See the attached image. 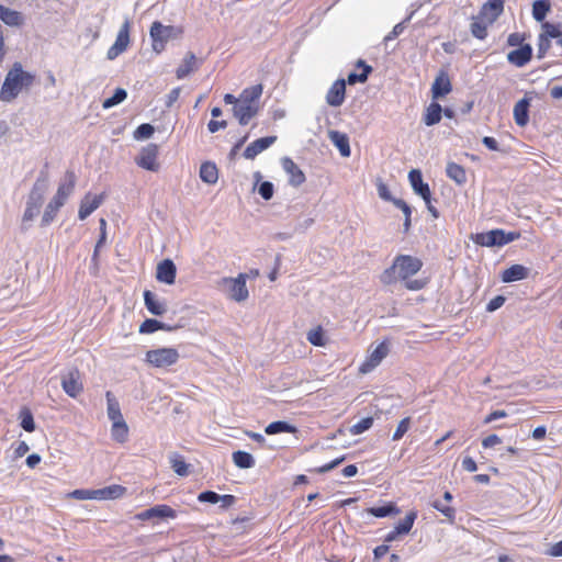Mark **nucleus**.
Returning <instances> with one entry per match:
<instances>
[{
  "label": "nucleus",
  "instance_id": "f257e3e1",
  "mask_svg": "<svg viewBox=\"0 0 562 562\" xmlns=\"http://www.w3.org/2000/svg\"><path fill=\"white\" fill-rule=\"evenodd\" d=\"M423 268V261L409 255H398L394 258L391 267L386 268L380 280L383 284H392L397 280L405 282V288L411 291H418L424 289L428 281L427 279L409 280V278L416 274Z\"/></svg>",
  "mask_w": 562,
  "mask_h": 562
},
{
  "label": "nucleus",
  "instance_id": "f03ea898",
  "mask_svg": "<svg viewBox=\"0 0 562 562\" xmlns=\"http://www.w3.org/2000/svg\"><path fill=\"white\" fill-rule=\"evenodd\" d=\"M35 81V75L25 71L21 63H14L7 72L0 89V100L12 102L24 90L29 89Z\"/></svg>",
  "mask_w": 562,
  "mask_h": 562
},
{
  "label": "nucleus",
  "instance_id": "7ed1b4c3",
  "mask_svg": "<svg viewBox=\"0 0 562 562\" xmlns=\"http://www.w3.org/2000/svg\"><path fill=\"white\" fill-rule=\"evenodd\" d=\"M263 86L254 85L244 89L238 98V104L234 106V116L240 125H247L260 110L259 100L262 95Z\"/></svg>",
  "mask_w": 562,
  "mask_h": 562
},
{
  "label": "nucleus",
  "instance_id": "20e7f679",
  "mask_svg": "<svg viewBox=\"0 0 562 562\" xmlns=\"http://www.w3.org/2000/svg\"><path fill=\"white\" fill-rule=\"evenodd\" d=\"M179 352L176 348H158L146 352V361L155 368H166L179 360Z\"/></svg>",
  "mask_w": 562,
  "mask_h": 562
},
{
  "label": "nucleus",
  "instance_id": "39448f33",
  "mask_svg": "<svg viewBox=\"0 0 562 562\" xmlns=\"http://www.w3.org/2000/svg\"><path fill=\"white\" fill-rule=\"evenodd\" d=\"M158 155L159 146L150 143L140 149L138 156L135 158V162L138 167L145 170L158 171L160 168Z\"/></svg>",
  "mask_w": 562,
  "mask_h": 562
},
{
  "label": "nucleus",
  "instance_id": "423d86ee",
  "mask_svg": "<svg viewBox=\"0 0 562 562\" xmlns=\"http://www.w3.org/2000/svg\"><path fill=\"white\" fill-rule=\"evenodd\" d=\"M247 274L239 273L236 278H223L221 283L228 285L229 297L236 302L245 301L249 293L246 286Z\"/></svg>",
  "mask_w": 562,
  "mask_h": 562
},
{
  "label": "nucleus",
  "instance_id": "0eeeda50",
  "mask_svg": "<svg viewBox=\"0 0 562 562\" xmlns=\"http://www.w3.org/2000/svg\"><path fill=\"white\" fill-rule=\"evenodd\" d=\"M172 31V26H165L159 21H155L151 24L149 34L153 41V49L156 53H161L165 49V45L169 40Z\"/></svg>",
  "mask_w": 562,
  "mask_h": 562
},
{
  "label": "nucleus",
  "instance_id": "6e6552de",
  "mask_svg": "<svg viewBox=\"0 0 562 562\" xmlns=\"http://www.w3.org/2000/svg\"><path fill=\"white\" fill-rule=\"evenodd\" d=\"M558 29L555 23L543 22L538 36V58H543L551 48V40H557Z\"/></svg>",
  "mask_w": 562,
  "mask_h": 562
},
{
  "label": "nucleus",
  "instance_id": "1a4fd4ad",
  "mask_svg": "<svg viewBox=\"0 0 562 562\" xmlns=\"http://www.w3.org/2000/svg\"><path fill=\"white\" fill-rule=\"evenodd\" d=\"M389 355V346L385 341L379 344L373 351L367 357V359L361 363L359 371L361 373H369L375 367H378L381 361Z\"/></svg>",
  "mask_w": 562,
  "mask_h": 562
},
{
  "label": "nucleus",
  "instance_id": "9d476101",
  "mask_svg": "<svg viewBox=\"0 0 562 562\" xmlns=\"http://www.w3.org/2000/svg\"><path fill=\"white\" fill-rule=\"evenodd\" d=\"M130 22L125 21L121 26L114 44L108 50V58L114 59L122 54L130 44Z\"/></svg>",
  "mask_w": 562,
  "mask_h": 562
},
{
  "label": "nucleus",
  "instance_id": "9b49d317",
  "mask_svg": "<svg viewBox=\"0 0 562 562\" xmlns=\"http://www.w3.org/2000/svg\"><path fill=\"white\" fill-rule=\"evenodd\" d=\"M63 390L70 397H77L83 390V385L80 382V372L78 369H74L61 381Z\"/></svg>",
  "mask_w": 562,
  "mask_h": 562
},
{
  "label": "nucleus",
  "instance_id": "f8f14e48",
  "mask_svg": "<svg viewBox=\"0 0 562 562\" xmlns=\"http://www.w3.org/2000/svg\"><path fill=\"white\" fill-rule=\"evenodd\" d=\"M408 180L415 193L420 195L426 204H429V199L431 198L430 188L428 183L423 181L420 170L412 169L408 173Z\"/></svg>",
  "mask_w": 562,
  "mask_h": 562
},
{
  "label": "nucleus",
  "instance_id": "ddd939ff",
  "mask_svg": "<svg viewBox=\"0 0 562 562\" xmlns=\"http://www.w3.org/2000/svg\"><path fill=\"white\" fill-rule=\"evenodd\" d=\"M104 198V193L98 195L87 193L80 202L78 217L81 221L86 220L92 212H94L101 205Z\"/></svg>",
  "mask_w": 562,
  "mask_h": 562
},
{
  "label": "nucleus",
  "instance_id": "4468645a",
  "mask_svg": "<svg viewBox=\"0 0 562 562\" xmlns=\"http://www.w3.org/2000/svg\"><path fill=\"white\" fill-rule=\"evenodd\" d=\"M177 268L172 260L164 259L157 265L156 279L166 284H173L176 281Z\"/></svg>",
  "mask_w": 562,
  "mask_h": 562
},
{
  "label": "nucleus",
  "instance_id": "2eb2a0df",
  "mask_svg": "<svg viewBox=\"0 0 562 562\" xmlns=\"http://www.w3.org/2000/svg\"><path fill=\"white\" fill-rule=\"evenodd\" d=\"M282 167L289 176V182L293 187H299L305 182V175L302 169L290 158L284 157L281 160Z\"/></svg>",
  "mask_w": 562,
  "mask_h": 562
},
{
  "label": "nucleus",
  "instance_id": "dca6fc26",
  "mask_svg": "<svg viewBox=\"0 0 562 562\" xmlns=\"http://www.w3.org/2000/svg\"><path fill=\"white\" fill-rule=\"evenodd\" d=\"M532 58V47L530 44H525L517 49L510 50L507 54V60L509 64L516 67L526 66Z\"/></svg>",
  "mask_w": 562,
  "mask_h": 562
},
{
  "label": "nucleus",
  "instance_id": "f3484780",
  "mask_svg": "<svg viewBox=\"0 0 562 562\" xmlns=\"http://www.w3.org/2000/svg\"><path fill=\"white\" fill-rule=\"evenodd\" d=\"M277 140V136H266L250 143L244 150L246 159H255L257 155L269 148Z\"/></svg>",
  "mask_w": 562,
  "mask_h": 562
},
{
  "label": "nucleus",
  "instance_id": "a211bd4d",
  "mask_svg": "<svg viewBox=\"0 0 562 562\" xmlns=\"http://www.w3.org/2000/svg\"><path fill=\"white\" fill-rule=\"evenodd\" d=\"M451 90H452V85H451L449 75L447 71L441 70L437 75V77L432 83V87H431L432 98L434 99L442 98V97L447 95L448 93H450Z\"/></svg>",
  "mask_w": 562,
  "mask_h": 562
},
{
  "label": "nucleus",
  "instance_id": "6ab92c4d",
  "mask_svg": "<svg viewBox=\"0 0 562 562\" xmlns=\"http://www.w3.org/2000/svg\"><path fill=\"white\" fill-rule=\"evenodd\" d=\"M346 80L338 79L329 88L326 94V101L331 106H339L345 101Z\"/></svg>",
  "mask_w": 562,
  "mask_h": 562
},
{
  "label": "nucleus",
  "instance_id": "aec40b11",
  "mask_svg": "<svg viewBox=\"0 0 562 562\" xmlns=\"http://www.w3.org/2000/svg\"><path fill=\"white\" fill-rule=\"evenodd\" d=\"M505 0H487L481 8L480 13L490 22H495L504 11Z\"/></svg>",
  "mask_w": 562,
  "mask_h": 562
},
{
  "label": "nucleus",
  "instance_id": "412c9836",
  "mask_svg": "<svg viewBox=\"0 0 562 562\" xmlns=\"http://www.w3.org/2000/svg\"><path fill=\"white\" fill-rule=\"evenodd\" d=\"M529 108H530V100L528 98H522L519 100L513 111L515 123L524 127L529 122Z\"/></svg>",
  "mask_w": 562,
  "mask_h": 562
},
{
  "label": "nucleus",
  "instance_id": "4be33fe9",
  "mask_svg": "<svg viewBox=\"0 0 562 562\" xmlns=\"http://www.w3.org/2000/svg\"><path fill=\"white\" fill-rule=\"evenodd\" d=\"M529 269L526 268L522 265H513L509 268L505 269L502 274L501 279L505 283H510L515 281L524 280L528 277Z\"/></svg>",
  "mask_w": 562,
  "mask_h": 562
},
{
  "label": "nucleus",
  "instance_id": "5701e85b",
  "mask_svg": "<svg viewBox=\"0 0 562 562\" xmlns=\"http://www.w3.org/2000/svg\"><path fill=\"white\" fill-rule=\"evenodd\" d=\"M494 22H490L488 19L479 14L472 19V23L470 25L471 34L477 40H485L488 34L487 29Z\"/></svg>",
  "mask_w": 562,
  "mask_h": 562
},
{
  "label": "nucleus",
  "instance_id": "b1692460",
  "mask_svg": "<svg viewBox=\"0 0 562 562\" xmlns=\"http://www.w3.org/2000/svg\"><path fill=\"white\" fill-rule=\"evenodd\" d=\"M144 303L148 312L153 315L160 316L167 311L166 304L160 302L149 290L144 291Z\"/></svg>",
  "mask_w": 562,
  "mask_h": 562
},
{
  "label": "nucleus",
  "instance_id": "393cba45",
  "mask_svg": "<svg viewBox=\"0 0 562 562\" xmlns=\"http://www.w3.org/2000/svg\"><path fill=\"white\" fill-rule=\"evenodd\" d=\"M0 20L9 26H21L24 18L21 12L0 4Z\"/></svg>",
  "mask_w": 562,
  "mask_h": 562
},
{
  "label": "nucleus",
  "instance_id": "a878e982",
  "mask_svg": "<svg viewBox=\"0 0 562 562\" xmlns=\"http://www.w3.org/2000/svg\"><path fill=\"white\" fill-rule=\"evenodd\" d=\"M328 135L333 144L338 148L340 155L342 157H349L351 150L347 135L338 131H330Z\"/></svg>",
  "mask_w": 562,
  "mask_h": 562
},
{
  "label": "nucleus",
  "instance_id": "bb28decb",
  "mask_svg": "<svg viewBox=\"0 0 562 562\" xmlns=\"http://www.w3.org/2000/svg\"><path fill=\"white\" fill-rule=\"evenodd\" d=\"M126 487L120 484H113L103 488H98V499H117L126 494Z\"/></svg>",
  "mask_w": 562,
  "mask_h": 562
},
{
  "label": "nucleus",
  "instance_id": "cd10ccee",
  "mask_svg": "<svg viewBox=\"0 0 562 562\" xmlns=\"http://www.w3.org/2000/svg\"><path fill=\"white\" fill-rule=\"evenodd\" d=\"M200 178L207 184H215L218 180V169L214 162L205 161L200 167Z\"/></svg>",
  "mask_w": 562,
  "mask_h": 562
},
{
  "label": "nucleus",
  "instance_id": "c85d7f7f",
  "mask_svg": "<svg viewBox=\"0 0 562 562\" xmlns=\"http://www.w3.org/2000/svg\"><path fill=\"white\" fill-rule=\"evenodd\" d=\"M42 200V194L35 195L34 191L31 193L30 200L27 201L26 209L23 214V222H30L38 214Z\"/></svg>",
  "mask_w": 562,
  "mask_h": 562
},
{
  "label": "nucleus",
  "instance_id": "c756f323",
  "mask_svg": "<svg viewBox=\"0 0 562 562\" xmlns=\"http://www.w3.org/2000/svg\"><path fill=\"white\" fill-rule=\"evenodd\" d=\"M367 513L376 518H383L387 516H396L401 513V509L394 503L389 502L383 506L370 507L367 509Z\"/></svg>",
  "mask_w": 562,
  "mask_h": 562
},
{
  "label": "nucleus",
  "instance_id": "7c9ffc66",
  "mask_svg": "<svg viewBox=\"0 0 562 562\" xmlns=\"http://www.w3.org/2000/svg\"><path fill=\"white\" fill-rule=\"evenodd\" d=\"M441 114H442L441 105L439 103H437V102H431L426 108V111H425V114H424V123L427 126H432V125H435V124L440 122Z\"/></svg>",
  "mask_w": 562,
  "mask_h": 562
},
{
  "label": "nucleus",
  "instance_id": "2f4dec72",
  "mask_svg": "<svg viewBox=\"0 0 562 562\" xmlns=\"http://www.w3.org/2000/svg\"><path fill=\"white\" fill-rule=\"evenodd\" d=\"M356 66L358 68H362V71L360 74L350 72L346 80V82H348L349 85H355L357 82H366L370 72L372 71V67L367 65L362 59H359Z\"/></svg>",
  "mask_w": 562,
  "mask_h": 562
},
{
  "label": "nucleus",
  "instance_id": "473e14b6",
  "mask_svg": "<svg viewBox=\"0 0 562 562\" xmlns=\"http://www.w3.org/2000/svg\"><path fill=\"white\" fill-rule=\"evenodd\" d=\"M446 172L448 178H450L458 184H463L467 182L465 169L459 164L449 162L447 165Z\"/></svg>",
  "mask_w": 562,
  "mask_h": 562
},
{
  "label": "nucleus",
  "instance_id": "72a5a7b5",
  "mask_svg": "<svg viewBox=\"0 0 562 562\" xmlns=\"http://www.w3.org/2000/svg\"><path fill=\"white\" fill-rule=\"evenodd\" d=\"M108 401V416L112 423L123 420L124 417L121 413L120 404L116 398L113 396L112 392L108 391L105 393Z\"/></svg>",
  "mask_w": 562,
  "mask_h": 562
},
{
  "label": "nucleus",
  "instance_id": "f704fd0d",
  "mask_svg": "<svg viewBox=\"0 0 562 562\" xmlns=\"http://www.w3.org/2000/svg\"><path fill=\"white\" fill-rule=\"evenodd\" d=\"M297 431L296 427L289 424L284 420H278L270 423L266 428L265 432L267 435H277L281 432L295 434Z\"/></svg>",
  "mask_w": 562,
  "mask_h": 562
},
{
  "label": "nucleus",
  "instance_id": "c9c22d12",
  "mask_svg": "<svg viewBox=\"0 0 562 562\" xmlns=\"http://www.w3.org/2000/svg\"><path fill=\"white\" fill-rule=\"evenodd\" d=\"M196 68V57L193 53H189L182 64L177 68L176 75L178 79H183Z\"/></svg>",
  "mask_w": 562,
  "mask_h": 562
},
{
  "label": "nucleus",
  "instance_id": "e433bc0d",
  "mask_svg": "<svg viewBox=\"0 0 562 562\" xmlns=\"http://www.w3.org/2000/svg\"><path fill=\"white\" fill-rule=\"evenodd\" d=\"M418 513L417 510H411L406 514V516L396 524L395 532L407 535L412 530L415 520L417 519Z\"/></svg>",
  "mask_w": 562,
  "mask_h": 562
},
{
  "label": "nucleus",
  "instance_id": "4c0bfd02",
  "mask_svg": "<svg viewBox=\"0 0 562 562\" xmlns=\"http://www.w3.org/2000/svg\"><path fill=\"white\" fill-rule=\"evenodd\" d=\"M157 330H171V327L155 318H147L139 326L140 334H153Z\"/></svg>",
  "mask_w": 562,
  "mask_h": 562
},
{
  "label": "nucleus",
  "instance_id": "58836bf2",
  "mask_svg": "<svg viewBox=\"0 0 562 562\" xmlns=\"http://www.w3.org/2000/svg\"><path fill=\"white\" fill-rule=\"evenodd\" d=\"M111 435L116 442L124 443L127 440L128 427L124 419L112 423Z\"/></svg>",
  "mask_w": 562,
  "mask_h": 562
},
{
  "label": "nucleus",
  "instance_id": "ea45409f",
  "mask_svg": "<svg viewBox=\"0 0 562 562\" xmlns=\"http://www.w3.org/2000/svg\"><path fill=\"white\" fill-rule=\"evenodd\" d=\"M232 457L235 465L240 469H249L255 465V459L249 452L238 450L233 452Z\"/></svg>",
  "mask_w": 562,
  "mask_h": 562
},
{
  "label": "nucleus",
  "instance_id": "a19ab883",
  "mask_svg": "<svg viewBox=\"0 0 562 562\" xmlns=\"http://www.w3.org/2000/svg\"><path fill=\"white\" fill-rule=\"evenodd\" d=\"M76 186V175L72 170H67L65 173V180L58 186L57 192L64 193V196L68 199V196L72 193Z\"/></svg>",
  "mask_w": 562,
  "mask_h": 562
},
{
  "label": "nucleus",
  "instance_id": "79ce46f5",
  "mask_svg": "<svg viewBox=\"0 0 562 562\" xmlns=\"http://www.w3.org/2000/svg\"><path fill=\"white\" fill-rule=\"evenodd\" d=\"M151 518L175 519L177 512L169 505L160 504L150 508Z\"/></svg>",
  "mask_w": 562,
  "mask_h": 562
},
{
  "label": "nucleus",
  "instance_id": "37998d69",
  "mask_svg": "<svg viewBox=\"0 0 562 562\" xmlns=\"http://www.w3.org/2000/svg\"><path fill=\"white\" fill-rule=\"evenodd\" d=\"M550 2L549 0H536L532 3V16L536 21L542 22L550 11Z\"/></svg>",
  "mask_w": 562,
  "mask_h": 562
},
{
  "label": "nucleus",
  "instance_id": "c03bdc74",
  "mask_svg": "<svg viewBox=\"0 0 562 562\" xmlns=\"http://www.w3.org/2000/svg\"><path fill=\"white\" fill-rule=\"evenodd\" d=\"M307 340L313 346L324 347L326 345L327 340L325 338L323 327L321 325H318L315 328L311 329L307 333Z\"/></svg>",
  "mask_w": 562,
  "mask_h": 562
},
{
  "label": "nucleus",
  "instance_id": "a18cd8bd",
  "mask_svg": "<svg viewBox=\"0 0 562 562\" xmlns=\"http://www.w3.org/2000/svg\"><path fill=\"white\" fill-rule=\"evenodd\" d=\"M19 418H20L21 427L25 431L32 432L35 430V423H34L33 414L27 407H23L20 411Z\"/></svg>",
  "mask_w": 562,
  "mask_h": 562
},
{
  "label": "nucleus",
  "instance_id": "49530a36",
  "mask_svg": "<svg viewBox=\"0 0 562 562\" xmlns=\"http://www.w3.org/2000/svg\"><path fill=\"white\" fill-rule=\"evenodd\" d=\"M126 97H127L126 91L122 88H117L111 98H108L103 101L102 106L104 109H110V108L123 102L126 99Z\"/></svg>",
  "mask_w": 562,
  "mask_h": 562
},
{
  "label": "nucleus",
  "instance_id": "de8ad7c7",
  "mask_svg": "<svg viewBox=\"0 0 562 562\" xmlns=\"http://www.w3.org/2000/svg\"><path fill=\"white\" fill-rule=\"evenodd\" d=\"M171 468L180 476L189 474L188 464L181 456L176 454L171 458Z\"/></svg>",
  "mask_w": 562,
  "mask_h": 562
},
{
  "label": "nucleus",
  "instance_id": "09e8293b",
  "mask_svg": "<svg viewBox=\"0 0 562 562\" xmlns=\"http://www.w3.org/2000/svg\"><path fill=\"white\" fill-rule=\"evenodd\" d=\"M530 37L529 34L524 32L510 33L507 37V45L512 47H521L526 41Z\"/></svg>",
  "mask_w": 562,
  "mask_h": 562
},
{
  "label": "nucleus",
  "instance_id": "8fccbe9b",
  "mask_svg": "<svg viewBox=\"0 0 562 562\" xmlns=\"http://www.w3.org/2000/svg\"><path fill=\"white\" fill-rule=\"evenodd\" d=\"M373 425V418L372 417H364L361 420H359L357 424L352 425L350 428V431L352 435H360L368 429H370Z\"/></svg>",
  "mask_w": 562,
  "mask_h": 562
},
{
  "label": "nucleus",
  "instance_id": "3c124183",
  "mask_svg": "<svg viewBox=\"0 0 562 562\" xmlns=\"http://www.w3.org/2000/svg\"><path fill=\"white\" fill-rule=\"evenodd\" d=\"M409 427H411V417L403 418L398 423V425L393 434L392 439L394 441L402 439L404 437V435L408 431Z\"/></svg>",
  "mask_w": 562,
  "mask_h": 562
},
{
  "label": "nucleus",
  "instance_id": "603ef678",
  "mask_svg": "<svg viewBox=\"0 0 562 562\" xmlns=\"http://www.w3.org/2000/svg\"><path fill=\"white\" fill-rule=\"evenodd\" d=\"M58 211L59 210L57 207L48 203L42 216L41 225L47 226L48 224H50L56 217Z\"/></svg>",
  "mask_w": 562,
  "mask_h": 562
},
{
  "label": "nucleus",
  "instance_id": "864d4df0",
  "mask_svg": "<svg viewBox=\"0 0 562 562\" xmlns=\"http://www.w3.org/2000/svg\"><path fill=\"white\" fill-rule=\"evenodd\" d=\"M154 132H155V128L153 125H150L148 123H144V124H140L136 128V131L134 132V136L137 139L148 138L154 134Z\"/></svg>",
  "mask_w": 562,
  "mask_h": 562
},
{
  "label": "nucleus",
  "instance_id": "5fc2aeb1",
  "mask_svg": "<svg viewBox=\"0 0 562 562\" xmlns=\"http://www.w3.org/2000/svg\"><path fill=\"white\" fill-rule=\"evenodd\" d=\"M70 496L76 499H98L97 490H75Z\"/></svg>",
  "mask_w": 562,
  "mask_h": 562
},
{
  "label": "nucleus",
  "instance_id": "6e6d98bb",
  "mask_svg": "<svg viewBox=\"0 0 562 562\" xmlns=\"http://www.w3.org/2000/svg\"><path fill=\"white\" fill-rule=\"evenodd\" d=\"M198 501L201 503L216 504L220 502V495L213 491H205L198 495Z\"/></svg>",
  "mask_w": 562,
  "mask_h": 562
},
{
  "label": "nucleus",
  "instance_id": "4d7b16f0",
  "mask_svg": "<svg viewBox=\"0 0 562 562\" xmlns=\"http://www.w3.org/2000/svg\"><path fill=\"white\" fill-rule=\"evenodd\" d=\"M259 194L265 200H270L273 196V184L269 181H263L258 189Z\"/></svg>",
  "mask_w": 562,
  "mask_h": 562
},
{
  "label": "nucleus",
  "instance_id": "13d9d810",
  "mask_svg": "<svg viewBox=\"0 0 562 562\" xmlns=\"http://www.w3.org/2000/svg\"><path fill=\"white\" fill-rule=\"evenodd\" d=\"M473 241L476 245L484 246V247H492L491 241V235L490 232L486 233H479L472 237Z\"/></svg>",
  "mask_w": 562,
  "mask_h": 562
},
{
  "label": "nucleus",
  "instance_id": "bf43d9fd",
  "mask_svg": "<svg viewBox=\"0 0 562 562\" xmlns=\"http://www.w3.org/2000/svg\"><path fill=\"white\" fill-rule=\"evenodd\" d=\"M499 443H502V438L496 434L488 435L482 439V447L484 449L493 448Z\"/></svg>",
  "mask_w": 562,
  "mask_h": 562
},
{
  "label": "nucleus",
  "instance_id": "052dcab7",
  "mask_svg": "<svg viewBox=\"0 0 562 562\" xmlns=\"http://www.w3.org/2000/svg\"><path fill=\"white\" fill-rule=\"evenodd\" d=\"M432 507L439 510L442 515H445L450 521L454 520L456 510L450 506L439 507V502L436 501L432 503Z\"/></svg>",
  "mask_w": 562,
  "mask_h": 562
},
{
  "label": "nucleus",
  "instance_id": "680f3d73",
  "mask_svg": "<svg viewBox=\"0 0 562 562\" xmlns=\"http://www.w3.org/2000/svg\"><path fill=\"white\" fill-rule=\"evenodd\" d=\"M490 235H491V241H492V247L493 246H503V238H504V231L503 229H499V228H496V229H492L490 231Z\"/></svg>",
  "mask_w": 562,
  "mask_h": 562
},
{
  "label": "nucleus",
  "instance_id": "e2e57ef3",
  "mask_svg": "<svg viewBox=\"0 0 562 562\" xmlns=\"http://www.w3.org/2000/svg\"><path fill=\"white\" fill-rule=\"evenodd\" d=\"M344 460H345V457H344V456H342V457H339V458H337V459L333 460L331 462L326 463V464H324V465H322V467L317 468V469H316V472H317V473H326V472H328V471L333 470L334 468H336L337 465H339Z\"/></svg>",
  "mask_w": 562,
  "mask_h": 562
},
{
  "label": "nucleus",
  "instance_id": "0e129e2a",
  "mask_svg": "<svg viewBox=\"0 0 562 562\" xmlns=\"http://www.w3.org/2000/svg\"><path fill=\"white\" fill-rule=\"evenodd\" d=\"M505 417H507L506 411H503V409L493 411L488 415L485 416L484 424H490L496 419L505 418Z\"/></svg>",
  "mask_w": 562,
  "mask_h": 562
},
{
  "label": "nucleus",
  "instance_id": "69168bd1",
  "mask_svg": "<svg viewBox=\"0 0 562 562\" xmlns=\"http://www.w3.org/2000/svg\"><path fill=\"white\" fill-rule=\"evenodd\" d=\"M378 192H379V196H380L381 199L385 200V201H390V202H392V203H393V200H397V198H393V196L391 195V192H390V190H389L387 186H386V184H384V183H380V184L378 186Z\"/></svg>",
  "mask_w": 562,
  "mask_h": 562
},
{
  "label": "nucleus",
  "instance_id": "338daca9",
  "mask_svg": "<svg viewBox=\"0 0 562 562\" xmlns=\"http://www.w3.org/2000/svg\"><path fill=\"white\" fill-rule=\"evenodd\" d=\"M393 204L404 213L405 217H412V209L404 200H393Z\"/></svg>",
  "mask_w": 562,
  "mask_h": 562
},
{
  "label": "nucleus",
  "instance_id": "774afa93",
  "mask_svg": "<svg viewBox=\"0 0 562 562\" xmlns=\"http://www.w3.org/2000/svg\"><path fill=\"white\" fill-rule=\"evenodd\" d=\"M505 302V297L502 295H497L494 299H492L487 304V311L493 312L497 308H499Z\"/></svg>",
  "mask_w": 562,
  "mask_h": 562
}]
</instances>
